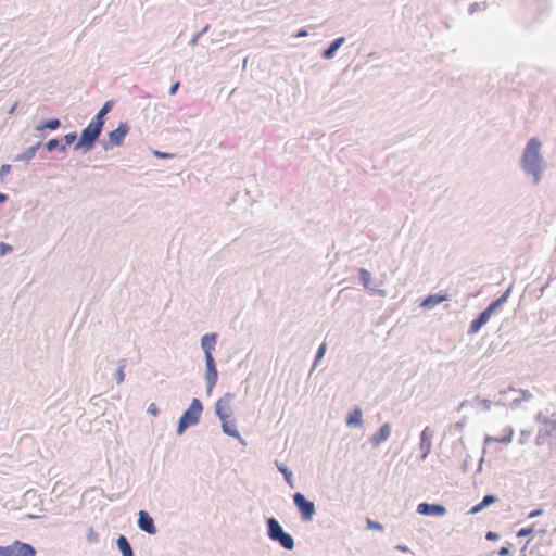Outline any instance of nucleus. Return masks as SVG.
<instances>
[{"mask_svg":"<svg viewBox=\"0 0 556 556\" xmlns=\"http://www.w3.org/2000/svg\"><path fill=\"white\" fill-rule=\"evenodd\" d=\"M541 142L531 138L523 151L522 167L534 176L535 182L540 180L542 156L540 154Z\"/></svg>","mask_w":556,"mask_h":556,"instance_id":"nucleus-1","label":"nucleus"},{"mask_svg":"<svg viewBox=\"0 0 556 556\" xmlns=\"http://www.w3.org/2000/svg\"><path fill=\"white\" fill-rule=\"evenodd\" d=\"M203 406L199 399H193L189 408L181 415L178 424V433L181 434L188 427L198 424Z\"/></svg>","mask_w":556,"mask_h":556,"instance_id":"nucleus-2","label":"nucleus"},{"mask_svg":"<svg viewBox=\"0 0 556 556\" xmlns=\"http://www.w3.org/2000/svg\"><path fill=\"white\" fill-rule=\"evenodd\" d=\"M541 426L536 435L538 444H551L556 441V417H538Z\"/></svg>","mask_w":556,"mask_h":556,"instance_id":"nucleus-3","label":"nucleus"},{"mask_svg":"<svg viewBox=\"0 0 556 556\" xmlns=\"http://www.w3.org/2000/svg\"><path fill=\"white\" fill-rule=\"evenodd\" d=\"M267 525L268 535L273 541H278L286 549H292L294 547L293 538L282 530L281 526L275 518H269Z\"/></svg>","mask_w":556,"mask_h":556,"instance_id":"nucleus-4","label":"nucleus"},{"mask_svg":"<svg viewBox=\"0 0 556 556\" xmlns=\"http://www.w3.org/2000/svg\"><path fill=\"white\" fill-rule=\"evenodd\" d=\"M0 556H36V549L28 543L14 541L7 546H0Z\"/></svg>","mask_w":556,"mask_h":556,"instance_id":"nucleus-5","label":"nucleus"},{"mask_svg":"<svg viewBox=\"0 0 556 556\" xmlns=\"http://www.w3.org/2000/svg\"><path fill=\"white\" fill-rule=\"evenodd\" d=\"M103 125L98 123L97 121L92 119L90 124L83 130L80 135V140L77 143L76 148L79 147H87V149H90L99 135L101 134Z\"/></svg>","mask_w":556,"mask_h":556,"instance_id":"nucleus-6","label":"nucleus"},{"mask_svg":"<svg viewBox=\"0 0 556 556\" xmlns=\"http://www.w3.org/2000/svg\"><path fill=\"white\" fill-rule=\"evenodd\" d=\"M294 504L299 508L304 520H311L315 514V505L305 498L302 493H295L293 496Z\"/></svg>","mask_w":556,"mask_h":556,"instance_id":"nucleus-7","label":"nucleus"},{"mask_svg":"<svg viewBox=\"0 0 556 556\" xmlns=\"http://www.w3.org/2000/svg\"><path fill=\"white\" fill-rule=\"evenodd\" d=\"M231 394H226L223 397H220L215 406L216 415L219 417V419H225L226 417H230L232 413V401Z\"/></svg>","mask_w":556,"mask_h":556,"instance_id":"nucleus-8","label":"nucleus"},{"mask_svg":"<svg viewBox=\"0 0 556 556\" xmlns=\"http://www.w3.org/2000/svg\"><path fill=\"white\" fill-rule=\"evenodd\" d=\"M417 513L425 516H443L446 508L440 504L420 503L417 506Z\"/></svg>","mask_w":556,"mask_h":556,"instance_id":"nucleus-9","label":"nucleus"},{"mask_svg":"<svg viewBox=\"0 0 556 556\" xmlns=\"http://www.w3.org/2000/svg\"><path fill=\"white\" fill-rule=\"evenodd\" d=\"M129 130L126 123L121 124L116 129L109 132V141L112 146H121Z\"/></svg>","mask_w":556,"mask_h":556,"instance_id":"nucleus-10","label":"nucleus"},{"mask_svg":"<svg viewBox=\"0 0 556 556\" xmlns=\"http://www.w3.org/2000/svg\"><path fill=\"white\" fill-rule=\"evenodd\" d=\"M138 526L141 530L146 531L149 534H154L156 532L153 519L144 510H141L139 513Z\"/></svg>","mask_w":556,"mask_h":556,"instance_id":"nucleus-11","label":"nucleus"},{"mask_svg":"<svg viewBox=\"0 0 556 556\" xmlns=\"http://www.w3.org/2000/svg\"><path fill=\"white\" fill-rule=\"evenodd\" d=\"M493 314L492 308L486 307L477 319L471 323L470 331L476 333L479 329L489 321L491 315Z\"/></svg>","mask_w":556,"mask_h":556,"instance_id":"nucleus-12","label":"nucleus"},{"mask_svg":"<svg viewBox=\"0 0 556 556\" xmlns=\"http://www.w3.org/2000/svg\"><path fill=\"white\" fill-rule=\"evenodd\" d=\"M390 426L388 424H384L379 428V430L372 435L371 443L374 445H379L383 441H386L390 437Z\"/></svg>","mask_w":556,"mask_h":556,"instance_id":"nucleus-13","label":"nucleus"},{"mask_svg":"<svg viewBox=\"0 0 556 556\" xmlns=\"http://www.w3.org/2000/svg\"><path fill=\"white\" fill-rule=\"evenodd\" d=\"M432 433L425 429L420 437V448L422 450V458L425 459L431 450Z\"/></svg>","mask_w":556,"mask_h":556,"instance_id":"nucleus-14","label":"nucleus"},{"mask_svg":"<svg viewBox=\"0 0 556 556\" xmlns=\"http://www.w3.org/2000/svg\"><path fill=\"white\" fill-rule=\"evenodd\" d=\"M223 431L233 438H240V433L237 430L236 422L230 419V417H226L225 419H220Z\"/></svg>","mask_w":556,"mask_h":556,"instance_id":"nucleus-15","label":"nucleus"},{"mask_svg":"<svg viewBox=\"0 0 556 556\" xmlns=\"http://www.w3.org/2000/svg\"><path fill=\"white\" fill-rule=\"evenodd\" d=\"M496 501H497L496 496L485 495L479 504H477L470 508L469 513L472 515L478 514L479 511H481L485 507L490 506L491 504L495 503Z\"/></svg>","mask_w":556,"mask_h":556,"instance_id":"nucleus-16","label":"nucleus"},{"mask_svg":"<svg viewBox=\"0 0 556 556\" xmlns=\"http://www.w3.org/2000/svg\"><path fill=\"white\" fill-rule=\"evenodd\" d=\"M216 344V334H205L202 338V348L204 350L205 355L212 354V350Z\"/></svg>","mask_w":556,"mask_h":556,"instance_id":"nucleus-17","label":"nucleus"},{"mask_svg":"<svg viewBox=\"0 0 556 556\" xmlns=\"http://www.w3.org/2000/svg\"><path fill=\"white\" fill-rule=\"evenodd\" d=\"M447 299V295H440V294H432V295H429L428 298H426L422 303H421V306L422 307H432L434 305H438L440 303H442L443 301H445Z\"/></svg>","mask_w":556,"mask_h":556,"instance_id":"nucleus-18","label":"nucleus"},{"mask_svg":"<svg viewBox=\"0 0 556 556\" xmlns=\"http://www.w3.org/2000/svg\"><path fill=\"white\" fill-rule=\"evenodd\" d=\"M117 546L123 556H134L130 544L124 535H119L117 539Z\"/></svg>","mask_w":556,"mask_h":556,"instance_id":"nucleus-19","label":"nucleus"},{"mask_svg":"<svg viewBox=\"0 0 556 556\" xmlns=\"http://www.w3.org/2000/svg\"><path fill=\"white\" fill-rule=\"evenodd\" d=\"M513 437H514V429L511 427H506L504 429V434L502 437H500V438H491V439H488V441H493V442H496V443L507 444V443L511 442Z\"/></svg>","mask_w":556,"mask_h":556,"instance_id":"nucleus-20","label":"nucleus"},{"mask_svg":"<svg viewBox=\"0 0 556 556\" xmlns=\"http://www.w3.org/2000/svg\"><path fill=\"white\" fill-rule=\"evenodd\" d=\"M344 38H338L331 42V45L324 51L323 55L325 59H330L333 56L334 52L339 49V47L343 43Z\"/></svg>","mask_w":556,"mask_h":556,"instance_id":"nucleus-21","label":"nucleus"},{"mask_svg":"<svg viewBox=\"0 0 556 556\" xmlns=\"http://www.w3.org/2000/svg\"><path fill=\"white\" fill-rule=\"evenodd\" d=\"M348 426H361L362 425V410L359 408L354 409L346 419Z\"/></svg>","mask_w":556,"mask_h":556,"instance_id":"nucleus-22","label":"nucleus"},{"mask_svg":"<svg viewBox=\"0 0 556 556\" xmlns=\"http://www.w3.org/2000/svg\"><path fill=\"white\" fill-rule=\"evenodd\" d=\"M111 110V104L110 102H106L102 109L98 112V114L96 115V117L93 118L94 121H97L98 123H100L101 125L104 124V116L105 114Z\"/></svg>","mask_w":556,"mask_h":556,"instance_id":"nucleus-23","label":"nucleus"},{"mask_svg":"<svg viewBox=\"0 0 556 556\" xmlns=\"http://www.w3.org/2000/svg\"><path fill=\"white\" fill-rule=\"evenodd\" d=\"M206 380L208 383V391H210L215 386V383L217 381V370L216 369L207 370Z\"/></svg>","mask_w":556,"mask_h":556,"instance_id":"nucleus-24","label":"nucleus"},{"mask_svg":"<svg viewBox=\"0 0 556 556\" xmlns=\"http://www.w3.org/2000/svg\"><path fill=\"white\" fill-rule=\"evenodd\" d=\"M509 292H510V290H507L501 298H498L496 301L491 303L488 307L492 308V312H494L497 306H500L501 304L506 302V300L509 295Z\"/></svg>","mask_w":556,"mask_h":556,"instance_id":"nucleus-25","label":"nucleus"},{"mask_svg":"<svg viewBox=\"0 0 556 556\" xmlns=\"http://www.w3.org/2000/svg\"><path fill=\"white\" fill-rule=\"evenodd\" d=\"M59 127H60V121L59 119H50L43 126L38 127V129L49 128L51 130H55Z\"/></svg>","mask_w":556,"mask_h":556,"instance_id":"nucleus-26","label":"nucleus"},{"mask_svg":"<svg viewBox=\"0 0 556 556\" xmlns=\"http://www.w3.org/2000/svg\"><path fill=\"white\" fill-rule=\"evenodd\" d=\"M359 276H361V279H362L364 286L367 287L370 281V273L367 271L366 269H361Z\"/></svg>","mask_w":556,"mask_h":556,"instance_id":"nucleus-27","label":"nucleus"},{"mask_svg":"<svg viewBox=\"0 0 556 556\" xmlns=\"http://www.w3.org/2000/svg\"><path fill=\"white\" fill-rule=\"evenodd\" d=\"M366 525H367V528L371 529V530L382 531V529H383V527L379 522H376L369 518L366 520Z\"/></svg>","mask_w":556,"mask_h":556,"instance_id":"nucleus-28","label":"nucleus"},{"mask_svg":"<svg viewBox=\"0 0 556 556\" xmlns=\"http://www.w3.org/2000/svg\"><path fill=\"white\" fill-rule=\"evenodd\" d=\"M207 370L216 369L212 354L205 355Z\"/></svg>","mask_w":556,"mask_h":556,"instance_id":"nucleus-29","label":"nucleus"},{"mask_svg":"<svg viewBox=\"0 0 556 556\" xmlns=\"http://www.w3.org/2000/svg\"><path fill=\"white\" fill-rule=\"evenodd\" d=\"M533 532V527L522 528L517 532V536H526Z\"/></svg>","mask_w":556,"mask_h":556,"instance_id":"nucleus-30","label":"nucleus"},{"mask_svg":"<svg viewBox=\"0 0 556 556\" xmlns=\"http://www.w3.org/2000/svg\"><path fill=\"white\" fill-rule=\"evenodd\" d=\"M11 170V166L9 164H4L0 168V176L3 178L5 175H8Z\"/></svg>","mask_w":556,"mask_h":556,"instance_id":"nucleus-31","label":"nucleus"},{"mask_svg":"<svg viewBox=\"0 0 556 556\" xmlns=\"http://www.w3.org/2000/svg\"><path fill=\"white\" fill-rule=\"evenodd\" d=\"M326 352V344H321L317 351V355H316V362H318L319 359L323 358L324 354Z\"/></svg>","mask_w":556,"mask_h":556,"instance_id":"nucleus-32","label":"nucleus"},{"mask_svg":"<svg viewBox=\"0 0 556 556\" xmlns=\"http://www.w3.org/2000/svg\"><path fill=\"white\" fill-rule=\"evenodd\" d=\"M148 413L151 414L152 416H156L159 414V408L156 407V405L154 403H151L149 405Z\"/></svg>","mask_w":556,"mask_h":556,"instance_id":"nucleus-33","label":"nucleus"},{"mask_svg":"<svg viewBox=\"0 0 556 556\" xmlns=\"http://www.w3.org/2000/svg\"><path fill=\"white\" fill-rule=\"evenodd\" d=\"M59 144V141L56 139H51L48 141L47 143V148L49 151H52L53 149H55Z\"/></svg>","mask_w":556,"mask_h":556,"instance_id":"nucleus-34","label":"nucleus"},{"mask_svg":"<svg viewBox=\"0 0 556 556\" xmlns=\"http://www.w3.org/2000/svg\"><path fill=\"white\" fill-rule=\"evenodd\" d=\"M12 248L8 244L0 243V255H4L5 253L10 252Z\"/></svg>","mask_w":556,"mask_h":556,"instance_id":"nucleus-35","label":"nucleus"},{"mask_svg":"<svg viewBox=\"0 0 556 556\" xmlns=\"http://www.w3.org/2000/svg\"><path fill=\"white\" fill-rule=\"evenodd\" d=\"M485 538H486L488 540H496V539H498V534H497V533H495V532L489 531V532L486 533Z\"/></svg>","mask_w":556,"mask_h":556,"instance_id":"nucleus-36","label":"nucleus"},{"mask_svg":"<svg viewBox=\"0 0 556 556\" xmlns=\"http://www.w3.org/2000/svg\"><path fill=\"white\" fill-rule=\"evenodd\" d=\"M76 139V135L75 134H68L65 136V140L67 143H72L74 140Z\"/></svg>","mask_w":556,"mask_h":556,"instance_id":"nucleus-37","label":"nucleus"},{"mask_svg":"<svg viewBox=\"0 0 556 556\" xmlns=\"http://www.w3.org/2000/svg\"><path fill=\"white\" fill-rule=\"evenodd\" d=\"M178 88H179V83L177 81V83H175V84L172 86V88H170V90H169V93H170V94H175V93H176V91L178 90Z\"/></svg>","mask_w":556,"mask_h":556,"instance_id":"nucleus-38","label":"nucleus"},{"mask_svg":"<svg viewBox=\"0 0 556 556\" xmlns=\"http://www.w3.org/2000/svg\"><path fill=\"white\" fill-rule=\"evenodd\" d=\"M396 549L400 551V552H403V553L409 552V548L407 546H405V545H397Z\"/></svg>","mask_w":556,"mask_h":556,"instance_id":"nucleus-39","label":"nucleus"},{"mask_svg":"<svg viewBox=\"0 0 556 556\" xmlns=\"http://www.w3.org/2000/svg\"><path fill=\"white\" fill-rule=\"evenodd\" d=\"M541 514H542V511H541V510H533V511H531V513L529 514V517H530V518H534V517H536V516H540Z\"/></svg>","mask_w":556,"mask_h":556,"instance_id":"nucleus-40","label":"nucleus"},{"mask_svg":"<svg viewBox=\"0 0 556 556\" xmlns=\"http://www.w3.org/2000/svg\"><path fill=\"white\" fill-rule=\"evenodd\" d=\"M124 380V372H123V368H121L118 370V378H117V381L118 382H122Z\"/></svg>","mask_w":556,"mask_h":556,"instance_id":"nucleus-41","label":"nucleus"},{"mask_svg":"<svg viewBox=\"0 0 556 556\" xmlns=\"http://www.w3.org/2000/svg\"><path fill=\"white\" fill-rule=\"evenodd\" d=\"M509 553V549L507 547H502L500 551H498V554L500 555H507Z\"/></svg>","mask_w":556,"mask_h":556,"instance_id":"nucleus-42","label":"nucleus"},{"mask_svg":"<svg viewBox=\"0 0 556 556\" xmlns=\"http://www.w3.org/2000/svg\"><path fill=\"white\" fill-rule=\"evenodd\" d=\"M5 199H7V195H5V194L0 193V202L5 201Z\"/></svg>","mask_w":556,"mask_h":556,"instance_id":"nucleus-43","label":"nucleus"},{"mask_svg":"<svg viewBox=\"0 0 556 556\" xmlns=\"http://www.w3.org/2000/svg\"><path fill=\"white\" fill-rule=\"evenodd\" d=\"M281 471L283 472V475H285L287 478H289V476L291 475L290 472H287V470H285V469H283V470L281 469Z\"/></svg>","mask_w":556,"mask_h":556,"instance_id":"nucleus-44","label":"nucleus"},{"mask_svg":"<svg viewBox=\"0 0 556 556\" xmlns=\"http://www.w3.org/2000/svg\"><path fill=\"white\" fill-rule=\"evenodd\" d=\"M306 35H307V33H306L305 30H301V31L299 33V36H306Z\"/></svg>","mask_w":556,"mask_h":556,"instance_id":"nucleus-45","label":"nucleus"}]
</instances>
